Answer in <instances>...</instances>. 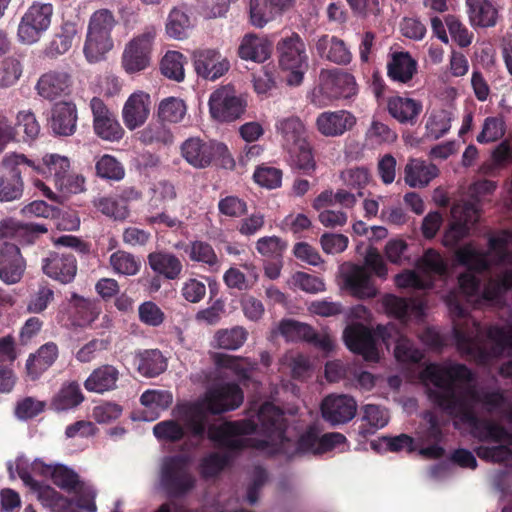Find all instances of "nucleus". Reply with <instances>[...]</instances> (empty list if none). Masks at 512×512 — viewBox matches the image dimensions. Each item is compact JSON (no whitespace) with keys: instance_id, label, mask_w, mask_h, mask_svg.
Instances as JSON below:
<instances>
[{"instance_id":"nucleus-1","label":"nucleus","mask_w":512,"mask_h":512,"mask_svg":"<svg viewBox=\"0 0 512 512\" xmlns=\"http://www.w3.org/2000/svg\"><path fill=\"white\" fill-rule=\"evenodd\" d=\"M420 379L434 386L427 391L429 400L450 417L468 425L473 437L481 442L512 444V433L496 422L479 418L473 405L457 392V383L469 385L476 380L465 364L429 363L420 372Z\"/></svg>"},{"instance_id":"nucleus-2","label":"nucleus","mask_w":512,"mask_h":512,"mask_svg":"<svg viewBox=\"0 0 512 512\" xmlns=\"http://www.w3.org/2000/svg\"><path fill=\"white\" fill-rule=\"evenodd\" d=\"M208 411L204 402L188 405L183 413L184 429L191 437L203 440L205 436L217 448L228 451H243L248 447L265 449L267 440H252L240 436L252 435L257 432L258 425L251 419L224 421L222 424H208Z\"/></svg>"},{"instance_id":"nucleus-3","label":"nucleus","mask_w":512,"mask_h":512,"mask_svg":"<svg viewBox=\"0 0 512 512\" xmlns=\"http://www.w3.org/2000/svg\"><path fill=\"white\" fill-rule=\"evenodd\" d=\"M475 331L466 333L459 328L454 329L457 349L479 363H487L493 356L502 353L507 348H512V326L508 328L490 326L486 337L495 344L493 349H488L484 343L481 329L475 326Z\"/></svg>"},{"instance_id":"nucleus-4","label":"nucleus","mask_w":512,"mask_h":512,"mask_svg":"<svg viewBox=\"0 0 512 512\" xmlns=\"http://www.w3.org/2000/svg\"><path fill=\"white\" fill-rule=\"evenodd\" d=\"M117 24L114 13L109 9L101 8L91 14L83 47V53L89 63L101 61L113 48L112 31Z\"/></svg>"},{"instance_id":"nucleus-5","label":"nucleus","mask_w":512,"mask_h":512,"mask_svg":"<svg viewBox=\"0 0 512 512\" xmlns=\"http://www.w3.org/2000/svg\"><path fill=\"white\" fill-rule=\"evenodd\" d=\"M160 483L170 498H182L196 486V478L190 471V458L185 454H176L163 458L160 471Z\"/></svg>"},{"instance_id":"nucleus-6","label":"nucleus","mask_w":512,"mask_h":512,"mask_svg":"<svg viewBox=\"0 0 512 512\" xmlns=\"http://www.w3.org/2000/svg\"><path fill=\"white\" fill-rule=\"evenodd\" d=\"M279 66L287 71L286 82L289 86H299L308 70V55L303 39L293 32L282 38L276 46Z\"/></svg>"},{"instance_id":"nucleus-7","label":"nucleus","mask_w":512,"mask_h":512,"mask_svg":"<svg viewBox=\"0 0 512 512\" xmlns=\"http://www.w3.org/2000/svg\"><path fill=\"white\" fill-rule=\"evenodd\" d=\"M29 172L28 158L24 154L6 155L0 164V201L10 202L22 197V173Z\"/></svg>"},{"instance_id":"nucleus-8","label":"nucleus","mask_w":512,"mask_h":512,"mask_svg":"<svg viewBox=\"0 0 512 512\" xmlns=\"http://www.w3.org/2000/svg\"><path fill=\"white\" fill-rule=\"evenodd\" d=\"M54 14L50 3L33 2L23 14L18 25L17 37L22 44L38 42L50 28Z\"/></svg>"},{"instance_id":"nucleus-9","label":"nucleus","mask_w":512,"mask_h":512,"mask_svg":"<svg viewBox=\"0 0 512 512\" xmlns=\"http://www.w3.org/2000/svg\"><path fill=\"white\" fill-rule=\"evenodd\" d=\"M247 101L237 94L231 85L216 89L209 98V110L212 118L220 122H233L245 113Z\"/></svg>"},{"instance_id":"nucleus-10","label":"nucleus","mask_w":512,"mask_h":512,"mask_svg":"<svg viewBox=\"0 0 512 512\" xmlns=\"http://www.w3.org/2000/svg\"><path fill=\"white\" fill-rule=\"evenodd\" d=\"M53 483L59 488L76 495V506L87 512H95V491L79 479V475L65 466H57L51 472Z\"/></svg>"},{"instance_id":"nucleus-11","label":"nucleus","mask_w":512,"mask_h":512,"mask_svg":"<svg viewBox=\"0 0 512 512\" xmlns=\"http://www.w3.org/2000/svg\"><path fill=\"white\" fill-rule=\"evenodd\" d=\"M244 401L241 387L234 382L213 386L205 393L203 402L209 414L220 415L239 408Z\"/></svg>"},{"instance_id":"nucleus-12","label":"nucleus","mask_w":512,"mask_h":512,"mask_svg":"<svg viewBox=\"0 0 512 512\" xmlns=\"http://www.w3.org/2000/svg\"><path fill=\"white\" fill-rule=\"evenodd\" d=\"M154 37V31H145L126 44L121 64L128 74L143 71L150 65Z\"/></svg>"},{"instance_id":"nucleus-13","label":"nucleus","mask_w":512,"mask_h":512,"mask_svg":"<svg viewBox=\"0 0 512 512\" xmlns=\"http://www.w3.org/2000/svg\"><path fill=\"white\" fill-rule=\"evenodd\" d=\"M89 106L93 116V129L99 138L110 142L123 138L124 129L102 99L93 97Z\"/></svg>"},{"instance_id":"nucleus-14","label":"nucleus","mask_w":512,"mask_h":512,"mask_svg":"<svg viewBox=\"0 0 512 512\" xmlns=\"http://www.w3.org/2000/svg\"><path fill=\"white\" fill-rule=\"evenodd\" d=\"M375 334L386 346L395 342L394 355L402 363H419L423 353L414 345L413 341L401 334L394 324L378 325Z\"/></svg>"},{"instance_id":"nucleus-15","label":"nucleus","mask_w":512,"mask_h":512,"mask_svg":"<svg viewBox=\"0 0 512 512\" xmlns=\"http://www.w3.org/2000/svg\"><path fill=\"white\" fill-rule=\"evenodd\" d=\"M343 339L350 351L361 355L364 360L377 362L379 352L372 331L363 324L349 325L343 332Z\"/></svg>"},{"instance_id":"nucleus-16","label":"nucleus","mask_w":512,"mask_h":512,"mask_svg":"<svg viewBox=\"0 0 512 512\" xmlns=\"http://www.w3.org/2000/svg\"><path fill=\"white\" fill-rule=\"evenodd\" d=\"M219 150H223V147L219 146L218 142L205 141L199 137L186 139L180 147L182 157L196 169L209 167Z\"/></svg>"},{"instance_id":"nucleus-17","label":"nucleus","mask_w":512,"mask_h":512,"mask_svg":"<svg viewBox=\"0 0 512 512\" xmlns=\"http://www.w3.org/2000/svg\"><path fill=\"white\" fill-rule=\"evenodd\" d=\"M356 413L357 403L355 399L349 395L331 394L322 400V417L333 426L348 423L355 417Z\"/></svg>"},{"instance_id":"nucleus-18","label":"nucleus","mask_w":512,"mask_h":512,"mask_svg":"<svg viewBox=\"0 0 512 512\" xmlns=\"http://www.w3.org/2000/svg\"><path fill=\"white\" fill-rule=\"evenodd\" d=\"M42 270L48 277L67 284L76 276L77 260L72 253L51 251L42 259Z\"/></svg>"},{"instance_id":"nucleus-19","label":"nucleus","mask_w":512,"mask_h":512,"mask_svg":"<svg viewBox=\"0 0 512 512\" xmlns=\"http://www.w3.org/2000/svg\"><path fill=\"white\" fill-rule=\"evenodd\" d=\"M192 58L197 75L207 80L220 78L230 67L229 61L215 49L196 50Z\"/></svg>"},{"instance_id":"nucleus-20","label":"nucleus","mask_w":512,"mask_h":512,"mask_svg":"<svg viewBox=\"0 0 512 512\" xmlns=\"http://www.w3.org/2000/svg\"><path fill=\"white\" fill-rule=\"evenodd\" d=\"M30 174L42 176L55 187L63 180L70 170V161L65 156L47 154L41 160L28 159Z\"/></svg>"},{"instance_id":"nucleus-21","label":"nucleus","mask_w":512,"mask_h":512,"mask_svg":"<svg viewBox=\"0 0 512 512\" xmlns=\"http://www.w3.org/2000/svg\"><path fill=\"white\" fill-rule=\"evenodd\" d=\"M72 76L66 71L50 70L42 74L36 84L37 93L44 99L55 100L68 95L72 87Z\"/></svg>"},{"instance_id":"nucleus-22","label":"nucleus","mask_w":512,"mask_h":512,"mask_svg":"<svg viewBox=\"0 0 512 512\" xmlns=\"http://www.w3.org/2000/svg\"><path fill=\"white\" fill-rule=\"evenodd\" d=\"M278 451L292 459L305 454H320V436L315 426H309L295 442L283 437Z\"/></svg>"},{"instance_id":"nucleus-23","label":"nucleus","mask_w":512,"mask_h":512,"mask_svg":"<svg viewBox=\"0 0 512 512\" xmlns=\"http://www.w3.org/2000/svg\"><path fill=\"white\" fill-rule=\"evenodd\" d=\"M150 105L151 98L149 94L143 91L132 93L122 109L125 126L131 131L141 127L149 117Z\"/></svg>"},{"instance_id":"nucleus-24","label":"nucleus","mask_w":512,"mask_h":512,"mask_svg":"<svg viewBox=\"0 0 512 512\" xmlns=\"http://www.w3.org/2000/svg\"><path fill=\"white\" fill-rule=\"evenodd\" d=\"M356 125V117L347 110L325 111L318 115L316 126L326 137H337Z\"/></svg>"},{"instance_id":"nucleus-25","label":"nucleus","mask_w":512,"mask_h":512,"mask_svg":"<svg viewBox=\"0 0 512 512\" xmlns=\"http://www.w3.org/2000/svg\"><path fill=\"white\" fill-rule=\"evenodd\" d=\"M25 270V261L19 247L5 242L0 248V279L7 284L20 281Z\"/></svg>"},{"instance_id":"nucleus-26","label":"nucleus","mask_w":512,"mask_h":512,"mask_svg":"<svg viewBox=\"0 0 512 512\" xmlns=\"http://www.w3.org/2000/svg\"><path fill=\"white\" fill-rule=\"evenodd\" d=\"M343 281L345 288L355 297L374 298L377 294V289L365 266L349 265L343 273Z\"/></svg>"},{"instance_id":"nucleus-27","label":"nucleus","mask_w":512,"mask_h":512,"mask_svg":"<svg viewBox=\"0 0 512 512\" xmlns=\"http://www.w3.org/2000/svg\"><path fill=\"white\" fill-rule=\"evenodd\" d=\"M76 40H80L78 23L69 20L63 21L45 46L44 54L55 59L67 53Z\"/></svg>"},{"instance_id":"nucleus-28","label":"nucleus","mask_w":512,"mask_h":512,"mask_svg":"<svg viewBox=\"0 0 512 512\" xmlns=\"http://www.w3.org/2000/svg\"><path fill=\"white\" fill-rule=\"evenodd\" d=\"M77 107L73 102L61 101L56 103L49 118V126L54 134L71 136L77 128Z\"/></svg>"},{"instance_id":"nucleus-29","label":"nucleus","mask_w":512,"mask_h":512,"mask_svg":"<svg viewBox=\"0 0 512 512\" xmlns=\"http://www.w3.org/2000/svg\"><path fill=\"white\" fill-rule=\"evenodd\" d=\"M320 90L330 100L349 99L357 94V84L352 74L333 71L323 81Z\"/></svg>"},{"instance_id":"nucleus-30","label":"nucleus","mask_w":512,"mask_h":512,"mask_svg":"<svg viewBox=\"0 0 512 512\" xmlns=\"http://www.w3.org/2000/svg\"><path fill=\"white\" fill-rule=\"evenodd\" d=\"M58 356L59 349L56 343L50 341L41 345L26 361L27 376L32 381L39 379L55 363Z\"/></svg>"},{"instance_id":"nucleus-31","label":"nucleus","mask_w":512,"mask_h":512,"mask_svg":"<svg viewBox=\"0 0 512 512\" xmlns=\"http://www.w3.org/2000/svg\"><path fill=\"white\" fill-rule=\"evenodd\" d=\"M147 260L152 271L167 280H177L182 274V261L172 252L154 251L148 254Z\"/></svg>"},{"instance_id":"nucleus-32","label":"nucleus","mask_w":512,"mask_h":512,"mask_svg":"<svg viewBox=\"0 0 512 512\" xmlns=\"http://www.w3.org/2000/svg\"><path fill=\"white\" fill-rule=\"evenodd\" d=\"M119 370L110 364H103L95 368L84 381V387L88 392L104 394L117 388Z\"/></svg>"},{"instance_id":"nucleus-33","label":"nucleus","mask_w":512,"mask_h":512,"mask_svg":"<svg viewBox=\"0 0 512 512\" xmlns=\"http://www.w3.org/2000/svg\"><path fill=\"white\" fill-rule=\"evenodd\" d=\"M512 289V271H505L497 279H490L479 292L477 305L498 306L503 302L504 295Z\"/></svg>"},{"instance_id":"nucleus-34","label":"nucleus","mask_w":512,"mask_h":512,"mask_svg":"<svg viewBox=\"0 0 512 512\" xmlns=\"http://www.w3.org/2000/svg\"><path fill=\"white\" fill-rule=\"evenodd\" d=\"M417 68L418 63L409 52H394L387 63V75L394 82L406 84L413 79Z\"/></svg>"},{"instance_id":"nucleus-35","label":"nucleus","mask_w":512,"mask_h":512,"mask_svg":"<svg viewBox=\"0 0 512 512\" xmlns=\"http://www.w3.org/2000/svg\"><path fill=\"white\" fill-rule=\"evenodd\" d=\"M422 108L420 101L408 97L393 96L387 101L389 114L401 124H416Z\"/></svg>"},{"instance_id":"nucleus-36","label":"nucleus","mask_w":512,"mask_h":512,"mask_svg":"<svg viewBox=\"0 0 512 512\" xmlns=\"http://www.w3.org/2000/svg\"><path fill=\"white\" fill-rule=\"evenodd\" d=\"M316 51L322 59L340 65H347L352 59L344 41L335 36L322 35L316 42Z\"/></svg>"},{"instance_id":"nucleus-37","label":"nucleus","mask_w":512,"mask_h":512,"mask_svg":"<svg viewBox=\"0 0 512 512\" xmlns=\"http://www.w3.org/2000/svg\"><path fill=\"white\" fill-rule=\"evenodd\" d=\"M467 14L473 27H494L498 10L490 0H466Z\"/></svg>"},{"instance_id":"nucleus-38","label":"nucleus","mask_w":512,"mask_h":512,"mask_svg":"<svg viewBox=\"0 0 512 512\" xmlns=\"http://www.w3.org/2000/svg\"><path fill=\"white\" fill-rule=\"evenodd\" d=\"M271 53L270 43L255 34H246L238 47V56L246 61L263 63Z\"/></svg>"},{"instance_id":"nucleus-39","label":"nucleus","mask_w":512,"mask_h":512,"mask_svg":"<svg viewBox=\"0 0 512 512\" xmlns=\"http://www.w3.org/2000/svg\"><path fill=\"white\" fill-rule=\"evenodd\" d=\"M84 400L85 396L78 382H65L51 399L50 408L56 412L68 411L78 407Z\"/></svg>"},{"instance_id":"nucleus-40","label":"nucleus","mask_w":512,"mask_h":512,"mask_svg":"<svg viewBox=\"0 0 512 512\" xmlns=\"http://www.w3.org/2000/svg\"><path fill=\"white\" fill-rule=\"evenodd\" d=\"M466 395L469 399L464 395L462 396L473 405L474 408L476 404H480L482 408L490 414L501 410L506 403L505 395L499 389L489 391L486 389H477L475 386H469L466 389Z\"/></svg>"},{"instance_id":"nucleus-41","label":"nucleus","mask_w":512,"mask_h":512,"mask_svg":"<svg viewBox=\"0 0 512 512\" xmlns=\"http://www.w3.org/2000/svg\"><path fill=\"white\" fill-rule=\"evenodd\" d=\"M439 169L434 164L412 159L405 166V182L410 187H425L438 176Z\"/></svg>"},{"instance_id":"nucleus-42","label":"nucleus","mask_w":512,"mask_h":512,"mask_svg":"<svg viewBox=\"0 0 512 512\" xmlns=\"http://www.w3.org/2000/svg\"><path fill=\"white\" fill-rule=\"evenodd\" d=\"M276 131L281 135L282 146L286 150L306 141L305 126L299 117L290 116L277 121Z\"/></svg>"},{"instance_id":"nucleus-43","label":"nucleus","mask_w":512,"mask_h":512,"mask_svg":"<svg viewBox=\"0 0 512 512\" xmlns=\"http://www.w3.org/2000/svg\"><path fill=\"white\" fill-rule=\"evenodd\" d=\"M33 491L37 493V498L41 504L52 512H76L74 502L49 485L39 483Z\"/></svg>"},{"instance_id":"nucleus-44","label":"nucleus","mask_w":512,"mask_h":512,"mask_svg":"<svg viewBox=\"0 0 512 512\" xmlns=\"http://www.w3.org/2000/svg\"><path fill=\"white\" fill-rule=\"evenodd\" d=\"M455 260L470 272L481 273L490 268L486 253L477 250L471 243L465 244L455 251Z\"/></svg>"},{"instance_id":"nucleus-45","label":"nucleus","mask_w":512,"mask_h":512,"mask_svg":"<svg viewBox=\"0 0 512 512\" xmlns=\"http://www.w3.org/2000/svg\"><path fill=\"white\" fill-rule=\"evenodd\" d=\"M289 154V163L292 169L299 170L306 175H312L316 169L312 147L308 141L286 149Z\"/></svg>"},{"instance_id":"nucleus-46","label":"nucleus","mask_w":512,"mask_h":512,"mask_svg":"<svg viewBox=\"0 0 512 512\" xmlns=\"http://www.w3.org/2000/svg\"><path fill=\"white\" fill-rule=\"evenodd\" d=\"M137 358V370L145 377H156L167 368V361L158 349H150L139 352Z\"/></svg>"},{"instance_id":"nucleus-47","label":"nucleus","mask_w":512,"mask_h":512,"mask_svg":"<svg viewBox=\"0 0 512 512\" xmlns=\"http://www.w3.org/2000/svg\"><path fill=\"white\" fill-rule=\"evenodd\" d=\"M48 231V227L42 223L12 222L6 227L5 235L18 241L21 245L33 244L36 239Z\"/></svg>"},{"instance_id":"nucleus-48","label":"nucleus","mask_w":512,"mask_h":512,"mask_svg":"<svg viewBox=\"0 0 512 512\" xmlns=\"http://www.w3.org/2000/svg\"><path fill=\"white\" fill-rule=\"evenodd\" d=\"M362 411V421L366 424L359 427V434L364 438L386 426L389 421L387 411L379 405L366 404L362 407Z\"/></svg>"},{"instance_id":"nucleus-49","label":"nucleus","mask_w":512,"mask_h":512,"mask_svg":"<svg viewBox=\"0 0 512 512\" xmlns=\"http://www.w3.org/2000/svg\"><path fill=\"white\" fill-rule=\"evenodd\" d=\"M383 305L386 312L401 323H407L412 315H417L421 311V307L414 301L391 294L385 296Z\"/></svg>"},{"instance_id":"nucleus-50","label":"nucleus","mask_w":512,"mask_h":512,"mask_svg":"<svg viewBox=\"0 0 512 512\" xmlns=\"http://www.w3.org/2000/svg\"><path fill=\"white\" fill-rule=\"evenodd\" d=\"M225 452H210L201 458L199 462L200 474L204 479H209L218 476L232 461V453H239L240 451Z\"/></svg>"},{"instance_id":"nucleus-51","label":"nucleus","mask_w":512,"mask_h":512,"mask_svg":"<svg viewBox=\"0 0 512 512\" xmlns=\"http://www.w3.org/2000/svg\"><path fill=\"white\" fill-rule=\"evenodd\" d=\"M184 251L192 262L201 263L209 268H214L219 264V259L213 246L206 241H191Z\"/></svg>"},{"instance_id":"nucleus-52","label":"nucleus","mask_w":512,"mask_h":512,"mask_svg":"<svg viewBox=\"0 0 512 512\" xmlns=\"http://www.w3.org/2000/svg\"><path fill=\"white\" fill-rule=\"evenodd\" d=\"M172 394L168 391H160V390H147L145 391L141 397L140 402L143 406L148 409H151L153 415L148 417L143 415L142 419L145 421H152L159 417V410L167 409L172 403Z\"/></svg>"},{"instance_id":"nucleus-53","label":"nucleus","mask_w":512,"mask_h":512,"mask_svg":"<svg viewBox=\"0 0 512 512\" xmlns=\"http://www.w3.org/2000/svg\"><path fill=\"white\" fill-rule=\"evenodd\" d=\"M138 139L145 145H169L173 142V134L163 121L150 123L138 133Z\"/></svg>"},{"instance_id":"nucleus-54","label":"nucleus","mask_w":512,"mask_h":512,"mask_svg":"<svg viewBox=\"0 0 512 512\" xmlns=\"http://www.w3.org/2000/svg\"><path fill=\"white\" fill-rule=\"evenodd\" d=\"M109 263L113 271L120 275H136L141 268V261L133 254L118 250L110 255Z\"/></svg>"},{"instance_id":"nucleus-55","label":"nucleus","mask_w":512,"mask_h":512,"mask_svg":"<svg viewBox=\"0 0 512 512\" xmlns=\"http://www.w3.org/2000/svg\"><path fill=\"white\" fill-rule=\"evenodd\" d=\"M93 204L99 212L115 221H123L130 214L128 206L112 196L99 197Z\"/></svg>"},{"instance_id":"nucleus-56","label":"nucleus","mask_w":512,"mask_h":512,"mask_svg":"<svg viewBox=\"0 0 512 512\" xmlns=\"http://www.w3.org/2000/svg\"><path fill=\"white\" fill-rule=\"evenodd\" d=\"M96 175L104 180L120 181L125 176L124 166L114 156L102 155L95 163Z\"/></svg>"},{"instance_id":"nucleus-57","label":"nucleus","mask_w":512,"mask_h":512,"mask_svg":"<svg viewBox=\"0 0 512 512\" xmlns=\"http://www.w3.org/2000/svg\"><path fill=\"white\" fill-rule=\"evenodd\" d=\"M248 332L241 326L231 329H222L216 332L215 341L217 346L226 350H237L247 340Z\"/></svg>"},{"instance_id":"nucleus-58","label":"nucleus","mask_w":512,"mask_h":512,"mask_svg":"<svg viewBox=\"0 0 512 512\" xmlns=\"http://www.w3.org/2000/svg\"><path fill=\"white\" fill-rule=\"evenodd\" d=\"M184 56L178 51H168L161 60V73L172 80L184 79Z\"/></svg>"},{"instance_id":"nucleus-59","label":"nucleus","mask_w":512,"mask_h":512,"mask_svg":"<svg viewBox=\"0 0 512 512\" xmlns=\"http://www.w3.org/2000/svg\"><path fill=\"white\" fill-rule=\"evenodd\" d=\"M153 434L159 441L177 443L184 439L185 429L178 421L170 419L157 423Z\"/></svg>"},{"instance_id":"nucleus-60","label":"nucleus","mask_w":512,"mask_h":512,"mask_svg":"<svg viewBox=\"0 0 512 512\" xmlns=\"http://www.w3.org/2000/svg\"><path fill=\"white\" fill-rule=\"evenodd\" d=\"M185 113V103L175 97L163 99L158 107V117L163 122L178 123L183 119Z\"/></svg>"},{"instance_id":"nucleus-61","label":"nucleus","mask_w":512,"mask_h":512,"mask_svg":"<svg viewBox=\"0 0 512 512\" xmlns=\"http://www.w3.org/2000/svg\"><path fill=\"white\" fill-rule=\"evenodd\" d=\"M298 340L306 341L326 352L331 351L334 347L333 341L329 335L319 334L312 326L302 322H299L298 325L297 341Z\"/></svg>"},{"instance_id":"nucleus-62","label":"nucleus","mask_w":512,"mask_h":512,"mask_svg":"<svg viewBox=\"0 0 512 512\" xmlns=\"http://www.w3.org/2000/svg\"><path fill=\"white\" fill-rule=\"evenodd\" d=\"M189 26L190 19L184 11L179 8L170 11L166 23V32L170 37L183 39Z\"/></svg>"},{"instance_id":"nucleus-63","label":"nucleus","mask_w":512,"mask_h":512,"mask_svg":"<svg viewBox=\"0 0 512 512\" xmlns=\"http://www.w3.org/2000/svg\"><path fill=\"white\" fill-rule=\"evenodd\" d=\"M218 211L220 215L228 218H241L248 212L247 202L235 195L221 197L218 201Z\"/></svg>"},{"instance_id":"nucleus-64","label":"nucleus","mask_w":512,"mask_h":512,"mask_svg":"<svg viewBox=\"0 0 512 512\" xmlns=\"http://www.w3.org/2000/svg\"><path fill=\"white\" fill-rule=\"evenodd\" d=\"M282 170L276 167L260 165L253 174L254 181L267 189H276L282 184Z\"/></svg>"}]
</instances>
